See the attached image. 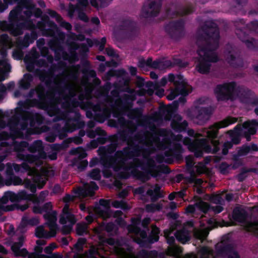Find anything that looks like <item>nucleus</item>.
<instances>
[{"label":"nucleus","mask_w":258,"mask_h":258,"mask_svg":"<svg viewBox=\"0 0 258 258\" xmlns=\"http://www.w3.org/2000/svg\"><path fill=\"white\" fill-rule=\"evenodd\" d=\"M183 143L188 145V149L194 152L197 157L202 156L203 152L214 153L219 150L218 147L219 142L215 140H212L210 142L213 148L209 145V143L206 139H197L195 142L191 143L190 139L184 138Z\"/></svg>","instance_id":"f257e3e1"},{"label":"nucleus","mask_w":258,"mask_h":258,"mask_svg":"<svg viewBox=\"0 0 258 258\" xmlns=\"http://www.w3.org/2000/svg\"><path fill=\"white\" fill-rule=\"evenodd\" d=\"M200 56L197 62L196 68L201 73H206L208 72L210 66L208 62H215L218 60L217 55L211 51L200 49L198 51Z\"/></svg>","instance_id":"f03ea898"},{"label":"nucleus","mask_w":258,"mask_h":258,"mask_svg":"<svg viewBox=\"0 0 258 258\" xmlns=\"http://www.w3.org/2000/svg\"><path fill=\"white\" fill-rule=\"evenodd\" d=\"M215 94L218 100H232L237 94V86L233 82L218 85Z\"/></svg>","instance_id":"7ed1b4c3"},{"label":"nucleus","mask_w":258,"mask_h":258,"mask_svg":"<svg viewBox=\"0 0 258 258\" xmlns=\"http://www.w3.org/2000/svg\"><path fill=\"white\" fill-rule=\"evenodd\" d=\"M44 218L47 220V224L49 226L50 231L46 232L42 226H39L36 228L35 235L38 237L49 238L55 235L57 229L55 224L56 221V212L47 213L44 215Z\"/></svg>","instance_id":"20e7f679"},{"label":"nucleus","mask_w":258,"mask_h":258,"mask_svg":"<svg viewBox=\"0 0 258 258\" xmlns=\"http://www.w3.org/2000/svg\"><path fill=\"white\" fill-rule=\"evenodd\" d=\"M236 118L228 117L222 120V121L214 124L208 129L205 130L203 131L202 134H196L195 137L197 138L198 136H207L209 138H215L217 134L218 130L222 127H225L229 124L233 123L236 121Z\"/></svg>","instance_id":"39448f33"},{"label":"nucleus","mask_w":258,"mask_h":258,"mask_svg":"<svg viewBox=\"0 0 258 258\" xmlns=\"http://www.w3.org/2000/svg\"><path fill=\"white\" fill-rule=\"evenodd\" d=\"M233 218L241 223V226L247 231L255 233L258 235V220L248 221L245 219L243 214L238 209H235L233 213Z\"/></svg>","instance_id":"423d86ee"},{"label":"nucleus","mask_w":258,"mask_h":258,"mask_svg":"<svg viewBox=\"0 0 258 258\" xmlns=\"http://www.w3.org/2000/svg\"><path fill=\"white\" fill-rule=\"evenodd\" d=\"M59 222L62 224H67V232L70 231L73 225L76 222L74 216L71 212H70L69 207L67 205H66L63 208L62 215Z\"/></svg>","instance_id":"0eeeda50"},{"label":"nucleus","mask_w":258,"mask_h":258,"mask_svg":"<svg viewBox=\"0 0 258 258\" xmlns=\"http://www.w3.org/2000/svg\"><path fill=\"white\" fill-rule=\"evenodd\" d=\"M24 240V237L23 235H21L19 237V241L18 242H15L12 246V249L17 256H25L27 254V251L26 249H20V247L22 246Z\"/></svg>","instance_id":"6e6552de"},{"label":"nucleus","mask_w":258,"mask_h":258,"mask_svg":"<svg viewBox=\"0 0 258 258\" xmlns=\"http://www.w3.org/2000/svg\"><path fill=\"white\" fill-rule=\"evenodd\" d=\"M209 209L208 205L201 200H199L194 206H189L186 208L188 213H198L201 211L203 213L206 212Z\"/></svg>","instance_id":"1a4fd4ad"},{"label":"nucleus","mask_w":258,"mask_h":258,"mask_svg":"<svg viewBox=\"0 0 258 258\" xmlns=\"http://www.w3.org/2000/svg\"><path fill=\"white\" fill-rule=\"evenodd\" d=\"M98 188V186L94 182L91 183V187L88 184H86L84 188H80L78 191V196L79 197H85L88 196H92L93 191Z\"/></svg>","instance_id":"9d476101"},{"label":"nucleus","mask_w":258,"mask_h":258,"mask_svg":"<svg viewBox=\"0 0 258 258\" xmlns=\"http://www.w3.org/2000/svg\"><path fill=\"white\" fill-rule=\"evenodd\" d=\"M257 126L258 123L255 120L246 121L243 125L242 132L249 135H253L255 133Z\"/></svg>","instance_id":"9b49d317"},{"label":"nucleus","mask_w":258,"mask_h":258,"mask_svg":"<svg viewBox=\"0 0 258 258\" xmlns=\"http://www.w3.org/2000/svg\"><path fill=\"white\" fill-rule=\"evenodd\" d=\"M139 66L142 68L145 67L146 66H149L153 68H159L161 69L162 62L157 61L152 62V59L149 58L146 61H141L139 63Z\"/></svg>","instance_id":"f8f14e48"},{"label":"nucleus","mask_w":258,"mask_h":258,"mask_svg":"<svg viewBox=\"0 0 258 258\" xmlns=\"http://www.w3.org/2000/svg\"><path fill=\"white\" fill-rule=\"evenodd\" d=\"M10 70V66L6 60L0 61V81L6 78V74Z\"/></svg>","instance_id":"ddd939ff"},{"label":"nucleus","mask_w":258,"mask_h":258,"mask_svg":"<svg viewBox=\"0 0 258 258\" xmlns=\"http://www.w3.org/2000/svg\"><path fill=\"white\" fill-rule=\"evenodd\" d=\"M172 127L177 130H181L184 128L187 125V122L185 121L181 122V118L179 116L175 117L171 123Z\"/></svg>","instance_id":"4468645a"},{"label":"nucleus","mask_w":258,"mask_h":258,"mask_svg":"<svg viewBox=\"0 0 258 258\" xmlns=\"http://www.w3.org/2000/svg\"><path fill=\"white\" fill-rule=\"evenodd\" d=\"M176 238L182 243H185L189 239V234L186 231H178L175 234Z\"/></svg>","instance_id":"2eb2a0df"},{"label":"nucleus","mask_w":258,"mask_h":258,"mask_svg":"<svg viewBox=\"0 0 258 258\" xmlns=\"http://www.w3.org/2000/svg\"><path fill=\"white\" fill-rule=\"evenodd\" d=\"M8 197L12 201H19L27 198L26 197V193L24 191L20 192L17 195L14 193H9L8 194Z\"/></svg>","instance_id":"dca6fc26"},{"label":"nucleus","mask_w":258,"mask_h":258,"mask_svg":"<svg viewBox=\"0 0 258 258\" xmlns=\"http://www.w3.org/2000/svg\"><path fill=\"white\" fill-rule=\"evenodd\" d=\"M160 8V4L159 2L152 3L149 6L148 13L151 15H155L158 13Z\"/></svg>","instance_id":"f3484780"},{"label":"nucleus","mask_w":258,"mask_h":258,"mask_svg":"<svg viewBox=\"0 0 258 258\" xmlns=\"http://www.w3.org/2000/svg\"><path fill=\"white\" fill-rule=\"evenodd\" d=\"M258 147L256 145H252L250 146L243 147L240 151L239 154L240 155H245L250 152L251 151H257Z\"/></svg>","instance_id":"a211bd4d"},{"label":"nucleus","mask_w":258,"mask_h":258,"mask_svg":"<svg viewBox=\"0 0 258 258\" xmlns=\"http://www.w3.org/2000/svg\"><path fill=\"white\" fill-rule=\"evenodd\" d=\"M181 251L182 250L179 247L177 246H173L170 247L168 249L167 253L169 255L176 256L178 255L181 252Z\"/></svg>","instance_id":"6ab92c4d"},{"label":"nucleus","mask_w":258,"mask_h":258,"mask_svg":"<svg viewBox=\"0 0 258 258\" xmlns=\"http://www.w3.org/2000/svg\"><path fill=\"white\" fill-rule=\"evenodd\" d=\"M208 234L207 229L197 230L195 231V235L198 238L204 239Z\"/></svg>","instance_id":"aec40b11"},{"label":"nucleus","mask_w":258,"mask_h":258,"mask_svg":"<svg viewBox=\"0 0 258 258\" xmlns=\"http://www.w3.org/2000/svg\"><path fill=\"white\" fill-rule=\"evenodd\" d=\"M18 170H30L29 174L31 175L37 174V171L36 169L32 168L30 169V167L27 165V164L25 162L24 163L20 168L18 169Z\"/></svg>","instance_id":"412c9836"},{"label":"nucleus","mask_w":258,"mask_h":258,"mask_svg":"<svg viewBox=\"0 0 258 258\" xmlns=\"http://www.w3.org/2000/svg\"><path fill=\"white\" fill-rule=\"evenodd\" d=\"M80 3L83 6H86L88 4L87 0H79ZM92 5L95 7L98 8L99 7H104L108 4V3H101L100 5L99 6L96 3L95 0H90Z\"/></svg>","instance_id":"4be33fe9"},{"label":"nucleus","mask_w":258,"mask_h":258,"mask_svg":"<svg viewBox=\"0 0 258 258\" xmlns=\"http://www.w3.org/2000/svg\"><path fill=\"white\" fill-rule=\"evenodd\" d=\"M52 205L50 203H46L44 206V208L42 209H40L38 208L37 206H35L33 208V211L35 213H42L43 212H46L47 210H50L51 209Z\"/></svg>","instance_id":"5701e85b"},{"label":"nucleus","mask_w":258,"mask_h":258,"mask_svg":"<svg viewBox=\"0 0 258 258\" xmlns=\"http://www.w3.org/2000/svg\"><path fill=\"white\" fill-rule=\"evenodd\" d=\"M87 225L86 224H77L76 231L78 234L82 235L86 231Z\"/></svg>","instance_id":"b1692460"},{"label":"nucleus","mask_w":258,"mask_h":258,"mask_svg":"<svg viewBox=\"0 0 258 258\" xmlns=\"http://www.w3.org/2000/svg\"><path fill=\"white\" fill-rule=\"evenodd\" d=\"M210 201L214 204L220 205H222L223 202V200L220 195L213 196L211 198Z\"/></svg>","instance_id":"393cba45"},{"label":"nucleus","mask_w":258,"mask_h":258,"mask_svg":"<svg viewBox=\"0 0 258 258\" xmlns=\"http://www.w3.org/2000/svg\"><path fill=\"white\" fill-rule=\"evenodd\" d=\"M159 232V229L155 226H152V235L153 237L152 241H157L158 240V233Z\"/></svg>","instance_id":"a878e982"},{"label":"nucleus","mask_w":258,"mask_h":258,"mask_svg":"<svg viewBox=\"0 0 258 258\" xmlns=\"http://www.w3.org/2000/svg\"><path fill=\"white\" fill-rule=\"evenodd\" d=\"M0 42L4 45L10 46V41L9 37L6 35L2 36L0 39Z\"/></svg>","instance_id":"bb28decb"},{"label":"nucleus","mask_w":258,"mask_h":258,"mask_svg":"<svg viewBox=\"0 0 258 258\" xmlns=\"http://www.w3.org/2000/svg\"><path fill=\"white\" fill-rule=\"evenodd\" d=\"M161 207L158 204H153L151 205H148L146 207V210L148 212H154L156 210L160 209Z\"/></svg>","instance_id":"cd10ccee"},{"label":"nucleus","mask_w":258,"mask_h":258,"mask_svg":"<svg viewBox=\"0 0 258 258\" xmlns=\"http://www.w3.org/2000/svg\"><path fill=\"white\" fill-rule=\"evenodd\" d=\"M108 208V203L105 201H100V206L99 207L98 209L96 210V213H99V210L101 211L103 210H107Z\"/></svg>","instance_id":"c85d7f7f"},{"label":"nucleus","mask_w":258,"mask_h":258,"mask_svg":"<svg viewBox=\"0 0 258 258\" xmlns=\"http://www.w3.org/2000/svg\"><path fill=\"white\" fill-rule=\"evenodd\" d=\"M208 228H210V229L218 227L219 225H220L219 223L217 222L215 219H211L208 220Z\"/></svg>","instance_id":"c756f323"},{"label":"nucleus","mask_w":258,"mask_h":258,"mask_svg":"<svg viewBox=\"0 0 258 258\" xmlns=\"http://www.w3.org/2000/svg\"><path fill=\"white\" fill-rule=\"evenodd\" d=\"M90 176L94 179L98 180L100 178V171L94 169L90 173Z\"/></svg>","instance_id":"7c9ffc66"},{"label":"nucleus","mask_w":258,"mask_h":258,"mask_svg":"<svg viewBox=\"0 0 258 258\" xmlns=\"http://www.w3.org/2000/svg\"><path fill=\"white\" fill-rule=\"evenodd\" d=\"M159 190V187L156 186L154 188V192L153 190L151 189L148 191L147 194L150 196L154 197L158 196Z\"/></svg>","instance_id":"2f4dec72"},{"label":"nucleus","mask_w":258,"mask_h":258,"mask_svg":"<svg viewBox=\"0 0 258 258\" xmlns=\"http://www.w3.org/2000/svg\"><path fill=\"white\" fill-rule=\"evenodd\" d=\"M116 252L122 257L127 258L128 257L127 253L122 248H117L116 249Z\"/></svg>","instance_id":"473e14b6"},{"label":"nucleus","mask_w":258,"mask_h":258,"mask_svg":"<svg viewBox=\"0 0 258 258\" xmlns=\"http://www.w3.org/2000/svg\"><path fill=\"white\" fill-rule=\"evenodd\" d=\"M47 195V193L46 192H42L39 196L38 198H35L33 200L34 203H37L43 201L44 198Z\"/></svg>","instance_id":"72a5a7b5"},{"label":"nucleus","mask_w":258,"mask_h":258,"mask_svg":"<svg viewBox=\"0 0 258 258\" xmlns=\"http://www.w3.org/2000/svg\"><path fill=\"white\" fill-rule=\"evenodd\" d=\"M56 247V244L54 243H52L50 244L49 246H47L45 248L44 250L46 253H50L51 252V251L52 250H53L54 249H55Z\"/></svg>","instance_id":"f704fd0d"},{"label":"nucleus","mask_w":258,"mask_h":258,"mask_svg":"<svg viewBox=\"0 0 258 258\" xmlns=\"http://www.w3.org/2000/svg\"><path fill=\"white\" fill-rule=\"evenodd\" d=\"M22 183V180L18 177H13L12 179V183L15 185L21 184Z\"/></svg>","instance_id":"c9c22d12"},{"label":"nucleus","mask_w":258,"mask_h":258,"mask_svg":"<svg viewBox=\"0 0 258 258\" xmlns=\"http://www.w3.org/2000/svg\"><path fill=\"white\" fill-rule=\"evenodd\" d=\"M177 95V89H176L171 92L170 94L167 96V98L169 100H173Z\"/></svg>","instance_id":"e433bc0d"},{"label":"nucleus","mask_w":258,"mask_h":258,"mask_svg":"<svg viewBox=\"0 0 258 258\" xmlns=\"http://www.w3.org/2000/svg\"><path fill=\"white\" fill-rule=\"evenodd\" d=\"M212 209L215 213H219L223 211V208L221 205H217L216 206H212Z\"/></svg>","instance_id":"4c0bfd02"},{"label":"nucleus","mask_w":258,"mask_h":258,"mask_svg":"<svg viewBox=\"0 0 258 258\" xmlns=\"http://www.w3.org/2000/svg\"><path fill=\"white\" fill-rule=\"evenodd\" d=\"M226 258H239L238 254L235 251L229 252Z\"/></svg>","instance_id":"58836bf2"},{"label":"nucleus","mask_w":258,"mask_h":258,"mask_svg":"<svg viewBox=\"0 0 258 258\" xmlns=\"http://www.w3.org/2000/svg\"><path fill=\"white\" fill-rule=\"evenodd\" d=\"M197 171L199 173H203L206 171L205 166L204 164L200 163L197 166Z\"/></svg>","instance_id":"ea45409f"},{"label":"nucleus","mask_w":258,"mask_h":258,"mask_svg":"<svg viewBox=\"0 0 258 258\" xmlns=\"http://www.w3.org/2000/svg\"><path fill=\"white\" fill-rule=\"evenodd\" d=\"M106 53L107 55L109 56H114V57H118L117 54H116L114 51V50L112 48H108L106 49Z\"/></svg>","instance_id":"a19ab883"},{"label":"nucleus","mask_w":258,"mask_h":258,"mask_svg":"<svg viewBox=\"0 0 258 258\" xmlns=\"http://www.w3.org/2000/svg\"><path fill=\"white\" fill-rule=\"evenodd\" d=\"M232 147V145L230 143L227 142L224 144V148L223 149V153L226 155L227 153L228 149Z\"/></svg>","instance_id":"79ce46f5"},{"label":"nucleus","mask_w":258,"mask_h":258,"mask_svg":"<svg viewBox=\"0 0 258 258\" xmlns=\"http://www.w3.org/2000/svg\"><path fill=\"white\" fill-rule=\"evenodd\" d=\"M37 244L38 246L36 247V249L38 248V252H40L42 251V248L39 247V245H44L45 244V241L43 240H38L37 241Z\"/></svg>","instance_id":"37998d69"},{"label":"nucleus","mask_w":258,"mask_h":258,"mask_svg":"<svg viewBox=\"0 0 258 258\" xmlns=\"http://www.w3.org/2000/svg\"><path fill=\"white\" fill-rule=\"evenodd\" d=\"M26 223H27L28 224H29L30 225H36V224H38L39 222L38 220L36 218H33V219H30L28 220H27L26 219Z\"/></svg>","instance_id":"c03bdc74"},{"label":"nucleus","mask_w":258,"mask_h":258,"mask_svg":"<svg viewBox=\"0 0 258 258\" xmlns=\"http://www.w3.org/2000/svg\"><path fill=\"white\" fill-rule=\"evenodd\" d=\"M112 204V206L113 207H114L115 208H119V207H121L123 208H124L123 207V203L122 202H119L115 201V202H113Z\"/></svg>","instance_id":"a18cd8bd"},{"label":"nucleus","mask_w":258,"mask_h":258,"mask_svg":"<svg viewBox=\"0 0 258 258\" xmlns=\"http://www.w3.org/2000/svg\"><path fill=\"white\" fill-rule=\"evenodd\" d=\"M186 164L188 166H191L192 165L193 163V158L191 157H187L186 158Z\"/></svg>","instance_id":"49530a36"},{"label":"nucleus","mask_w":258,"mask_h":258,"mask_svg":"<svg viewBox=\"0 0 258 258\" xmlns=\"http://www.w3.org/2000/svg\"><path fill=\"white\" fill-rule=\"evenodd\" d=\"M27 160H28V162L29 163H33L34 162H35L36 164H38V163H40L39 161H38V162L37 161V160H38V159L36 157H30V158L28 159Z\"/></svg>","instance_id":"de8ad7c7"},{"label":"nucleus","mask_w":258,"mask_h":258,"mask_svg":"<svg viewBox=\"0 0 258 258\" xmlns=\"http://www.w3.org/2000/svg\"><path fill=\"white\" fill-rule=\"evenodd\" d=\"M165 236L167 238V242L170 245L172 244L174 241V239L173 237H168L166 233H165Z\"/></svg>","instance_id":"09e8293b"},{"label":"nucleus","mask_w":258,"mask_h":258,"mask_svg":"<svg viewBox=\"0 0 258 258\" xmlns=\"http://www.w3.org/2000/svg\"><path fill=\"white\" fill-rule=\"evenodd\" d=\"M128 230H129L130 232H134L137 235H138L139 234V230L136 227L132 228V227H131L128 228Z\"/></svg>","instance_id":"8fccbe9b"},{"label":"nucleus","mask_w":258,"mask_h":258,"mask_svg":"<svg viewBox=\"0 0 258 258\" xmlns=\"http://www.w3.org/2000/svg\"><path fill=\"white\" fill-rule=\"evenodd\" d=\"M167 82V79L166 78H163L162 79V80H161V81L160 82V85L161 86H164V85H165L166 84Z\"/></svg>","instance_id":"3c124183"},{"label":"nucleus","mask_w":258,"mask_h":258,"mask_svg":"<svg viewBox=\"0 0 258 258\" xmlns=\"http://www.w3.org/2000/svg\"><path fill=\"white\" fill-rule=\"evenodd\" d=\"M17 52H14L13 53V56L16 59H20L22 57V54L20 52H18V54L17 55Z\"/></svg>","instance_id":"603ef678"},{"label":"nucleus","mask_w":258,"mask_h":258,"mask_svg":"<svg viewBox=\"0 0 258 258\" xmlns=\"http://www.w3.org/2000/svg\"><path fill=\"white\" fill-rule=\"evenodd\" d=\"M150 218H145L143 222H142V224L144 226H146L147 225H148L149 223H150Z\"/></svg>","instance_id":"864d4df0"},{"label":"nucleus","mask_w":258,"mask_h":258,"mask_svg":"<svg viewBox=\"0 0 258 258\" xmlns=\"http://www.w3.org/2000/svg\"><path fill=\"white\" fill-rule=\"evenodd\" d=\"M136 69L134 67H130V72L131 73L132 75H135L136 73Z\"/></svg>","instance_id":"5fc2aeb1"},{"label":"nucleus","mask_w":258,"mask_h":258,"mask_svg":"<svg viewBox=\"0 0 258 258\" xmlns=\"http://www.w3.org/2000/svg\"><path fill=\"white\" fill-rule=\"evenodd\" d=\"M92 22L96 25H98L100 23L99 20L97 18H93L92 19Z\"/></svg>","instance_id":"6e6d98bb"},{"label":"nucleus","mask_w":258,"mask_h":258,"mask_svg":"<svg viewBox=\"0 0 258 258\" xmlns=\"http://www.w3.org/2000/svg\"><path fill=\"white\" fill-rule=\"evenodd\" d=\"M73 197L71 196L68 195L66 197L64 198L63 200L64 202H68L69 201L73 200Z\"/></svg>","instance_id":"4d7b16f0"},{"label":"nucleus","mask_w":258,"mask_h":258,"mask_svg":"<svg viewBox=\"0 0 258 258\" xmlns=\"http://www.w3.org/2000/svg\"><path fill=\"white\" fill-rule=\"evenodd\" d=\"M28 208V205L27 204L22 205V206H19L18 208L20 209L21 211H24Z\"/></svg>","instance_id":"13d9d810"},{"label":"nucleus","mask_w":258,"mask_h":258,"mask_svg":"<svg viewBox=\"0 0 258 258\" xmlns=\"http://www.w3.org/2000/svg\"><path fill=\"white\" fill-rule=\"evenodd\" d=\"M174 79H175V77L173 75H172V74L169 75V76L168 77V80L169 81H170V82L174 81Z\"/></svg>","instance_id":"bf43d9fd"},{"label":"nucleus","mask_w":258,"mask_h":258,"mask_svg":"<svg viewBox=\"0 0 258 258\" xmlns=\"http://www.w3.org/2000/svg\"><path fill=\"white\" fill-rule=\"evenodd\" d=\"M63 26L64 27H65V28H66L67 30H70V29H71V25H70V24H69V23H63Z\"/></svg>","instance_id":"052dcab7"},{"label":"nucleus","mask_w":258,"mask_h":258,"mask_svg":"<svg viewBox=\"0 0 258 258\" xmlns=\"http://www.w3.org/2000/svg\"><path fill=\"white\" fill-rule=\"evenodd\" d=\"M79 17L81 19L83 20V21H87L88 20L87 17L83 14H81L79 15Z\"/></svg>","instance_id":"680f3d73"},{"label":"nucleus","mask_w":258,"mask_h":258,"mask_svg":"<svg viewBox=\"0 0 258 258\" xmlns=\"http://www.w3.org/2000/svg\"><path fill=\"white\" fill-rule=\"evenodd\" d=\"M163 93H164V90L163 89H161L156 93V95H157L158 96H159L160 97L163 96Z\"/></svg>","instance_id":"e2e57ef3"},{"label":"nucleus","mask_w":258,"mask_h":258,"mask_svg":"<svg viewBox=\"0 0 258 258\" xmlns=\"http://www.w3.org/2000/svg\"><path fill=\"white\" fill-rule=\"evenodd\" d=\"M233 198V196L232 194H228L226 195V199L228 201L231 200Z\"/></svg>","instance_id":"0e129e2a"},{"label":"nucleus","mask_w":258,"mask_h":258,"mask_svg":"<svg viewBox=\"0 0 258 258\" xmlns=\"http://www.w3.org/2000/svg\"><path fill=\"white\" fill-rule=\"evenodd\" d=\"M86 220L88 222V223H90L93 221L92 217L91 216H88L86 217Z\"/></svg>","instance_id":"69168bd1"},{"label":"nucleus","mask_w":258,"mask_h":258,"mask_svg":"<svg viewBox=\"0 0 258 258\" xmlns=\"http://www.w3.org/2000/svg\"><path fill=\"white\" fill-rule=\"evenodd\" d=\"M170 207L171 209H175L177 206H176V204L175 203L172 202L170 204Z\"/></svg>","instance_id":"338daca9"},{"label":"nucleus","mask_w":258,"mask_h":258,"mask_svg":"<svg viewBox=\"0 0 258 258\" xmlns=\"http://www.w3.org/2000/svg\"><path fill=\"white\" fill-rule=\"evenodd\" d=\"M150 76L152 79H156L157 78V75L154 72L150 73Z\"/></svg>","instance_id":"774afa93"}]
</instances>
